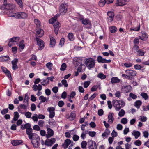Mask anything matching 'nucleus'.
Wrapping results in <instances>:
<instances>
[{"label": "nucleus", "mask_w": 149, "mask_h": 149, "mask_svg": "<svg viewBox=\"0 0 149 149\" xmlns=\"http://www.w3.org/2000/svg\"><path fill=\"white\" fill-rule=\"evenodd\" d=\"M8 15L10 17H13L17 19H24L28 16V14L25 12H18L13 13L12 10L9 11Z\"/></svg>", "instance_id": "obj_1"}, {"label": "nucleus", "mask_w": 149, "mask_h": 149, "mask_svg": "<svg viewBox=\"0 0 149 149\" xmlns=\"http://www.w3.org/2000/svg\"><path fill=\"white\" fill-rule=\"evenodd\" d=\"M58 15L57 14L54 17L52 18L49 20L50 23L54 24V31L55 34L57 35L58 34L59 28L60 27L61 24L59 23L56 20Z\"/></svg>", "instance_id": "obj_2"}, {"label": "nucleus", "mask_w": 149, "mask_h": 149, "mask_svg": "<svg viewBox=\"0 0 149 149\" xmlns=\"http://www.w3.org/2000/svg\"><path fill=\"white\" fill-rule=\"evenodd\" d=\"M113 106L116 111H118L125 105V102L122 100H115L113 101Z\"/></svg>", "instance_id": "obj_3"}, {"label": "nucleus", "mask_w": 149, "mask_h": 149, "mask_svg": "<svg viewBox=\"0 0 149 149\" xmlns=\"http://www.w3.org/2000/svg\"><path fill=\"white\" fill-rule=\"evenodd\" d=\"M85 64L86 67L89 69H91L93 68L95 66V61L93 58H89L86 59Z\"/></svg>", "instance_id": "obj_4"}, {"label": "nucleus", "mask_w": 149, "mask_h": 149, "mask_svg": "<svg viewBox=\"0 0 149 149\" xmlns=\"http://www.w3.org/2000/svg\"><path fill=\"white\" fill-rule=\"evenodd\" d=\"M31 143L34 147L37 148L40 145V139L39 136L37 134L33 137Z\"/></svg>", "instance_id": "obj_5"}, {"label": "nucleus", "mask_w": 149, "mask_h": 149, "mask_svg": "<svg viewBox=\"0 0 149 149\" xmlns=\"http://www.w3.org/2000/svg\"><path fill=\"white\" fill-rule=\"evenodd\" d=\"M36 40L37 42V44L39 46L38 49L41 50L43 49L44 47V43L43 41L38 38L37 37H36Z\"/></svg>", "instance_id": "obj_6"}, {"label": "nucleus", "mask_w": 149, "mask_h": 149, "mask_svg": "<svg viewBox=\"0 0 149 149\" xmlns=\"http://www.w3.org/2000/svg\"><path fill=\"white\" fill-rule=\"evenodd\" d=\"M82 23L84 25L86 26V27L91 28V24L90 20L87 18L82 19H81Z\"/></svg>", "instance_id": "obj_7"}, {"label": "nucleus", "mask_w": 149, "mask_h": 149, "mask_svg": "<svg viewBox=\"0 0 149 149\" xmlns=\"http://www.w3.org/2000/svg\"><path fill=\"white\" fill-rule=\"evenodd\" d=\"M33 129L31 127L26 130L27 134L28 135L29 138L30 139H32L33 137L36 135L35 133H32Z\"/></svg>", "instance_id": "obj_8"}, {"label": "nucleus", "mask_w": 149, "mask_h": 149, "mask_svg": "<svg viewBox=\"0 0 149 149\" xmlns=\"http://www.w3.org/2000/svg\"><path fill=\"white\" fill-rule=\"evenodd\" d=\"M108 17L107 18V21L109 22H111L113 20L114 16V13L111 11H108L107 13Z\"/></svg>", "instance_id": "obj_9"}, {"label": "nucleus", "mask_w": 149, "mask_h": 149, "mask_svg": "<svg viewBox=\"0 0 149 149\" xmlns=\"http://www.w3.org/2000/svg\"><path fill=\"white\" fill-rule=\"evenodd\" d=\"M55 108L52 107H50L48 108L47 111L49 112V117L50 118H52L55 116Z\"/></svg>", "instance_id": "obj_10"}, {"label": "nucleus", "mask_w": 149, "mask_h": 149, "mask_svg": "<svg viewBox=\"0 0 149 149\" xmlns=\"http://www.w3.org/2000/svg\"><path fill=\"white\" fill-rule=\"evenodd\" d=\"M76 116V115L75 111H73L71 112L70 115H67L66 116V118L67 119H68L69 120L72 121L74 120Z\"/></svg>", "instance_id": "obj_11"}, {"label": "nucleus", "mask_w": 149, "mask_h": 149, "mask_svg": "<svg viewBox=\"0 0 149 149\" xmlns=\"http://www.w3.org/2000/svg\"><path fill=\"white\" fill-rule=\"evenodd\" d=\"M56 139L54 138H52L50 139H47L45 141V144L48 146H51L55 142Z\"/></svg>", "instance_id": "obj_12"}, {"label": "nucleus", "mask_w": 149, "mask_h": 149, "mask_svg": "<svg viewBox=\"0 0 149 149\" xmlns=\"http://www.w3.org/2000/svg\"><path fill=\"white\" fill-rule=\"evenodd\" d=\"M67 6L66 3H63L59 7L60 12L63 14H65L67 11Z\"/></svg>", "instance_id": "obj_13"}, {"label": "nucleus", "mask_w": 149, "mask_h": 149, "mask_svg": "<svg viewBox=\"0 0 149 149\" xmlns=\"http://www.w3.org/2000/svg\"><path fill=\"white\" fill-rule=\"evenodd\" d=\"M97 60L98 63H110L111 61V60H106L105 59L103 58L102 57L99 56L97 57Z\"/></svg>", "instance_id": "obj_14"}, {"label": "nucleus", "mask_w": 149, "mask_h": 149, "mask_svg": "<svg viewBox=\"0 0 149 149\" xmlns=\"http://www.w3.org/2000/svg\"><path fill=\"white\" fill-rule=\"evenodd\" d=\"M88 145H89L88 148L89 149H97V146L96 143L92 140L88 142Z\"/></svg>", "instance_id": "obj_15"}, {"label": "nucleus", "mask_w": 149, "mask_h": 149, "mask_svg": "<svg viewBox=\"0 0 149 149\" xmlns=\"http://www.w3.org/2000/svg\"><path fill=\"white\" fill-rule=\"evenodd\" d=\"M36 37H41L44 34V32L43 30L39 27L36 28Z\"/></svg>", "instance_id": "obj_16"}, {"label": "nucleus", "mask_w": 149, "mask_h": 149, "mask_svg": "<svg viewBox=\"0 0 149 149\" xmlns=\"http://www.w3.org/2000/svg\"><path fill=\"white\" fill-rule=\"evenodd\" d=\"M73 142L69 139H66L63 144H62V146L65 149L67 148L68 146L70 144H72Z\"/></svg>", "instance_id": "obj_17"}, {"label": "nucleus", "mask_w": 149, "mask_h": 149, "mask_svg": "<svg viewBox=\"0 0 149 149\" xmlns=\"http://www.w3.org/2000/svg\"><path fill=\"white\" fill-rule=\"evenodd\" d=\"M132 88L130 85L126 86L123 87L122 88V91L124 93L130 92L131 91Z\"/></svg>", "instance_id": "obj_18"}, {"label": "nucleus", "mask_w": 149, "mask_h": 149, "mask_svg": "<svg viewBox=\"0 0 149 149\" xmlns=\"http://www.w3.org/2000/svg\"><path fill=\"white\" fill-rule=\"evenodd\" d=\"M125 73L129 76H135L136 74V72L135 71L130 70H127L125 71Z\"/></svg>", "instance_id": "obj_19"}, {"label": "nucleus", "mask_w": 149, "mask_h": 149, "mask_svg": "<svg viewBox=\"0 0 149 149\" xmlns=\"http://www.w3.org/2000/svg\"><path fill=\"white\" fill-rule=\"evenodd\" d=\"M27 107V106L26 105L21 104L18 107V111L21 114H23L24 112H22V110H26Z\"/></svg>", "instance_id": "obj_20"}, {"label": "nucleus", "mask_w": 149, "mask_h": 149, "mask_svg": "<svg viewBox=\"0 0 149 149\" xmlns=\"http://www.w3.org/2000/svg\"><path fill=\"white\" fill-rule=\"evenodd\" d=\"M47 134L46 135V138L48 139L50 138L53 135L54 132L50 128H48L47 129Z\"/></svg>", "instance_id": "obj_21"}, {"label": "nucleus", "mask_w": 149, "mask_h": 149, "mask_svg": "<svg viewBox=\"0 0 149 149\" xmlns=\"http://www.w3.org/2000/svg\"><path fill=\"white\" fill-rule=\"evenodd\" d=\"M32 88L33 90L35 91H41L42 89V86L40 84H39L38 85H37L36 84H34Z\"/></svg>", "instance_id": "obj_22"}, {"label": "nucleus", "mask_w": 149, "mask_h": 149, "mask_svg": "<svg viewBox=\"0 0 149 149\" xmlns=\"http://www.w3.org/2000/svg\"><path fill=\"white\" fill-rule=\"evenodd\" d=\"M139 38L142 40H146L148 38L147 34L144 32L142 33V35L139 37Z\"/></svg>", "instance_id": "obj_23"}, {"label": "nucleus", "mask_w": 149, "mask_h": 149, "mask_svg": "<svg viewBox=\"0 0 149 149\" xmlns=\"http://www.w3.org/2000/svg\"><path fill=\"white\" fill-rule=\"evenodd\" d=\"M126 3L124 0H117L116 5L119 6H123L126 4Z\"/></svg>", "instance_id": "obj_24"}, {"label": "nucleus", "mask_w": 149, "mask_h": 149, "mask_svg": "<svg viewBox=\"0 0 149 149\" xmlns=\"http://www.w3.org/2000/svg\"><path fill=\"white\" fill-rule=\"evenodd\" d=\"M114 114L113 113H110L108 116V122L109 123H112L114 120V118H113Z\"/></svg>", "instance_id": "obj_25"}, {"label": "nucleus", "mask_w": 149, "mask_h": 149, "mask_svg": "<svg viewBox=\"0 0 149 149\" xmlns=\"http://www.w3.org/2000/svg\"><path fill=\"white\" fill-rule=\"evenodd\" d=\"M22 143L21 140H13L11 142V143L13 146H16L19 145Z\"/></svg>", "instance_id": "obj_26"}, {"label": "nucleus", "mask_w": 149, "mask_h": 149, "mask_svg": "<svg viewBox=\"0 0 149 149\" xmlns=\"http://www.w3.org/2000/svg\"><path fill=\"white\" fill-rule=\"evenodd\" d=\"M50 47H53L55 45L56 41L55 39L52 36H50Z\"/></svg>", "instance_id": "obj_27"}, {"label": "nucleus", "mask_w": 149, "mask_h": 149, "mask_svg": "<svg viewBox=\"0 0 149 149\" xmlns=\"http://www.w3.org/2000/svg\"><path fill=\"white\" fill-rule=\"evenodd\" d=\"M1 69L9 77H11V74L10 72L8 71L7 68L4 67H1Z\"/></svg>", "instance_id": "obj_28"}, {"label": "nucleus", "mask_w": 149, "mask_h": 149, "mask_svg": "<svg viewBox=\"0 0 149 149\" xmlns=\"http://www.w3.org/2000/svg\"><path fill=\"white\" fill-rule=\"evenodd\" d=\"M4 3V5L5 6V9L8 10L7 11V14L8 15V12L10 10H11V9L12 8V7H11L12 6L11 4H7V1H6V4H5Z\"/></svg>", "instance_id": "obj_29"}, {"label": "nucleus", "mask_w": 149, "mask_h": 149, "mask_svg": "<svg viewBox=\"0 0 149 149\" xmlns=\"http://www.w3.org/2000/svg\"><path fill=\"white\" fill-rule=\"evenodd\" d=\"M20 38L19 37H14L9 39L10 42L12 43L16 42L19 41Z\"/></svg>", "instance_id": "obj_30"}, {"label": "nucleus", "mask_w": 149, "mask_h": 149, "mask_svg": "<svg viewBox=\"0 0 149 149\" xmlns=\"http://www.w3.org/2000/svg\"><path fill=\"white\" fill-rule=\"evenodd\" d=\"M31 125L29 123H27L24 125H21V128L22 130H24L26 129V130L29 128L31 127Z\"/></svg>", "instance_id": "obj_31"}, {"label": "nucleus", "mask_w": 149, "mask_h": 149, "mask_svg": "<svg viewBox=\"0 0 149 149\" xmlns=\"http://www.w3.org/2000/svg\"><path fill=\"white\" fill-rule=\"evenodd\" d=\"M120 81V79L117 77H113L111 79V82L112 84L119 82Z\"/></svg>", "instance_id": "obj_32"}, {"label": "nucleus", "mask_w": 149, "mask_h": 149, "mask_svg": "<svg viewBox=\"0 0 149 149\" xmlns=\"http://www.w3.org/2000/svg\"><path fill=\"white\" fill-rule=\"evenodd\" d=\"M132 134L134 136L135 139H137L140 136V133L138 131H134L132 133Z\"/></svg>", "instance_id": "obj_33"}, {"label": "nucleus", "mask_w": 149, "mask_h": 149, "mask_svg": "<svg viewBox=\"0 0 149 149\" xmlns=\"http://www.w3.org/2000/svg\"><path fill=\"white\" fill-rule=\"evenodd\" d=\"M24 41L22 40L20 41L19 44V49L23 50L25 47V45L24 44Z\"/></svg>", "instance_id": "obj_34"}, {"label": "nucleus", "mask_w": 149, "mask_h": 149, "mask_svg": "<svg viewBox=\"0 0 149 149\" xmlns=\"http://www.w3.org/2000/svg\"><path fill=\"white\" fill-rule=\"evenodd\" d=\"M39 99L41 100V102H40V104L41 102H45L47 100H48L49 98H47V99L45 97H44L43 96L41 95L39 97Z\"/></svg>", "instance_id": "obj_35"}, {"label": "nucleus", "mask_w": 149, "mask_h": 149, "mask_svg": "<svg viewBox=\"0 0 149 149\" xmlns=\"http://www.w3.org/2000/svg\"><path fill=\"white\" fill-rule=\"evenodd\" d=\"M98 78L100 79H103L106 78V75L102 73H99L97 75Z\"/></svg>", "instance_id": "obj_36"}, {"label": "nucleus", "mask_w": 149, "mask_h": 149, "mask_svg": "<svg viewBox=\"0 0 149 149\" xmlns=\"http://www.w3.org/2000/svg\"><path fill=\"white\" fill-rule=\"evenodd\" d=\"M106 3V0H100L99 2V5L100 7H103Z\"/></svg>", "instance_id": "obj_37"}, {"label": "nucleus", "mask_w": 149, "mask_h": 149, "mask_svg": "<svg viewBox=\"0 0 149 149\" xmlns=\"http://www.w3.org/2000/svg\"><path fill=\"white\" fill-rule=\"evenodd\" d=\"M19 117V114L17 112H14V117L13 118V120L15 121H16L17 120Z\"/></svg>", "instance_id": "obj_38"}, {"label": "nucleus", "mask_w": 149, "mask_h": 149, "mask_svg": "<svg viewBox=\"0 0 149 149\" xmlns=\"http://www.w3.org/2000/svg\"><path fill=\"white\" fill-rule=\"evenodd\" d=\"M9 59V57L8 56H5L1 57H0V61H4Z\"/></svg>", "instance_id": "obj_39"}, {"label": "nucleus", "mask_w": 149, "mask_h": 149, "mask_svg": "<svg viewBox=\"0 0 149 149\" xmlns=\"http://www.w3.org/2000/svg\"><path fill=\"white\" fill-rule=\"evenodd\" d=\"M110 132L108 129L106 130V131L102 133V136L103 137H107L108 135H109L110 134Z\"/></svg>", "instance_id": "obj_40"}, {"label": "nucleus", "mask_w": 149, "mask_h": 149, "mask_svg": "<svg viewBox=\"0 0 149 149\" xmlns=\"http://www.w3.org/2000/svg\"><path fill=\"white\" fill-rule=\"evenodd\" d=\"M125 113V111L123 109H121L119 112L118 116L120 117H122L124 116Z\"/></svg>", "instance_id": "obj_41"}, {"label": "nucleus", "mask_w": 149, "mask_h": 149, "mask_svg": "<svg viewBox=\"0 0 149 149\" xmlns=\"http://www.w3.org/2000/svg\"><path fill=\"white\" fill-rule=\"evenodd\" d=\"M142 104V102L140 100H137L135 102V106L137 108H139Z\"/></svg>", "instance_id": "obj_42"}, {"label": "nucleus", "mask_w": 149, "mask_h": 149, "mask_svg": "<svg viewBox=\"0 0 149 149\" xmlns=\"http://www.w3.org/2000/svg\"><path fill=\"white\" fill-rule=\"evenodd\" d=\"M68 37L69 40L70 41L73 40L74 39L73 34L71 33H68Z\"/></svg>", "instance_id": "obj_43"}, {"label": "nucleus", "mask_w": 149, "mask_h": 149, "mask_svg": "<svg viewBox=\"0 0 149 149\" xmlns=\"http://www.w3.org/2000/svg\"><path fill=\"white\" fill-rule=\"evenodd\" d=\"M137 54L139 56H143L144 55V52L141 49H139L137 51Z\"/></svg>", "instance_id": "obj_44"}, {"label": "nucleus", "mask_w": 149, "mask_h": 149, "mask_svg": "<svg viewBox=\"0 0 149 149\" xmlns=\"http://www.w3.org/2000/svg\"><path fill=\"white\" fill-rule=\"evenodd\" d=\"M34 23L36 25L37 28L39 27L40 26V21L38 19H35Z\"/></svg>", "instance_id": "obj_45"}, {"label": "nucleus", "mask_w": 149, "mask_h": 149, "mask_svg": "<svg viewBox=\"0 0 149 149\" xmlns=\"http://www.w3.org/2000/svg\"><path fill=\"white\" fill-rule=\"evenodd\" d=\"M141 95L145 100L148 99V97L147 94L144 93H142L141 94Z\"/></svg>", "instance_id": "obj_46"}, {"label": "nucleus", "mask_w": 149, "mask_h": 149, "mask_svg": "<svg viewBox=\"0 0 149 149\" xmlns=\"http://www.w3.org/2000/svg\"><path fill=\"white\" fill-rule=\"evenodd\" d=\"M117 31V28L115 26H111L110 28V31L112 33H115Z\"/></svg>", "instance_id": "obj_47"}, {"label": "nucleus", "mask_w": 149, "mask_h": 149, "mask_svg": "<svg viewBox=\"0 0 149 149\" xmlns=\"http://www.w3.org/2000/svg\"><path fill=\"white\" fill-rule=\"evenodd\" d=\"M66 67L67 66L66 64L65 63H63L61 66L60 70L61 71L65 70L66 68Z\"/></svg>", "instance_id": "obj_48"}, {"label": "nucleus", "mask_w": 149, "mask_h": 149, "mask_svg": "<svg viewBox=\"0 0 149 149\" xmlns=\"http://www.w3.org/2000/svg\"><path fill=\"white\" fill-rule=\"evenodd\" d=\"M15 1L19 5V7L22 8L23 7V3L22 0H15Z\"/></svg>", "instance_id": "obj_49"}, {"label": "nucleus", "mask_w": 149, "mask_h": 149, "mask_svg": "<svg viewBox=\"0 0 149 149\" xmlns=\"http://www.w3.org/2000/svg\"><path fill=\"white\" fill-rule=\"evenodd\" d=\"M140 25H139L137 28H131L130 29V30L131 31H139L140 30Z\"/></svg>", "instance_id": "obj_50"}, {"label": "nucleus", "mask_w": 149, "mask_h": 149, "mask_svg": "<svg viewBox=\"0 0 149 149\" xmlns=\"http://www.w3.org/2000/svg\"><path fill=\"white\" fill-rule=\"evenodd\" d=\"M129 95L130 97L133 99H135L137 97V96L136 95L132 93H130Z\"/></svg>", "instance_id": "obj_51"}, {"label": "nucleus", "mask_w": 149, "mask_h": 149, "mask_svg": "<svg viewBox=\"0 0 149 149\" xmlns=\"http://www.w3.org/2000/svg\"><path fill=\"white\" fill-rule=\"evenodd\" d=\"M38 115L36 114H35L33 115L31 117L32 119L34 121H37L38 120Z\"/></svg>", "instance_id": "obj_52"}, {"label": "nucleus", "mask_w": 149, "mask_h": 149, "mask_svg": "<svg viewBox=\"0 0 149 149\" xmlns=\"http://www.w3.org/2000/svg\"><path fill=\"white\" fill-rule=\"evenodd\" d=\"M62 85H63L65 87H66L68 86V84L67 81L65 79H63L61 81Z\"/></svg>", "instance_id": "obj_53"}, {"label": "nucleus", "mask_w": 149, "mask_h": 149, "mask_svg": "<svg viewBox=\"0 0 149 149\" xmlns=\"http://www.w3.org/2000/svg\"><path fill=\"white\" fill-rule=\"evenodd\" d=\"M46 66L49 70H51L52 66V64L50 62H48L46 64Z\"/></svg>", "instance_id": "obj_54"}, {"label": "nucleus", "mask_w": 149, "mask_h": 149, "mask_svg": "<svg viewBox=\"0 0 149 149\" xmlns=\"http://www.w3.org/2000/svg\"><path fill=\"white\" fill-rule=\"evenodd\" d=\"M25 115L26 118H30L32 115V113L29 112H27L25 113Z\"/></svg>", "instance_id": "obj_55"}, {"label": "nucleus", "mask_w": 149, "mask_h": 149, "mask_svg": "<svg viewBox=\"0 0 149 149\" xmlns=\"http://www.w3.org/2000/svg\"><path fill=\"white\" fill-rule=\"evenodd\" d=\"M96 132L94 131H89L88 132L89 135L92 137L95 136L96 135Z\"/></svg>", "instance_id": "obj_56"}, {"label": "nucleus", "mask_w": 149, "mask_h": 149, "mask_svg": "<svg viewBox=\"0 0 149 149\" xmlns=\"http://www.w3.org/2000/svg\"><path fill=\"white\" fill-rule=\"evenodd\" d=\"M139 46L137 45H134L132 48V50L134 51V52H135V51H137L138 49H139Z\"/></svg>", "instance_id": "obj_57"}, {"label": "nucleus", "mask_w": 149, "mask_h": 149, "mask_svg": "<svg viewBox=\"0 0 149 149\" xmlns=\"http://www.w3.org/2000/svg\"><path fill=\"white\" fill-rule=\"evenodd\" d=\"M139 40L138 38H135L133 40V43L134 45H138L139 43Z\"/></svg>", "instance_id": "obj_58"}, {"label": "nucleus", "mask_w": 149, "mask_h": 149, "mask_svg": "<svg viewBox=\"0 0 149 149\" xmlns=\"http://www.w3.org/2000/svg\"><path fill=\"white\" fill-rule=\"evenodd\" d=\"M115 96L118 98H119L121 96V93L119 91H117L115 93Z\"/></svg>", "instance_id": "obj_59"}, {"label": "nucleus", "mask_w": 149, "mask_h": 149, "mask_svg": "<svg viewBox=\"0 0 149 149\" xmlns=\"http://www.w3.org/2000/svg\"><path fill=\"white\" fill-rule=\"evenodd\" d=\"M134 67L135 69L138 70H140L143 68V67H141V65L138 64L135 65Z\"/></svg>", "instance_id": "obj_60"}, {"label": "nucleus", "mask_w": 149, "mask_h": 149, "mask_svg": "<svg viewBox=\"0 0 149 149\" xmlns=\"http://www.w3.org/2000/svg\"><path fill=\"white\" fill-rule=\"evenodd\" d=\"M98 86L97 85L94 86L91 89V91L92 92H93L97 90L98 88Z\"/></svg>", "instance_id": "obj_61"}, {"label": "nucleus", "mask_w": 149, "mask_h": 149, "mask_svg": "<svg viewBox=\"0 0 149 149\" xmlns=\"http://www.w3.org/2000/svg\"><path fill=\"white\" fill-rule=\"evenodd\" d=\"M79 137L78 136L75 134L73 136V139L74 141H78L79 139Z\"/></svg>", "instance_id": "obj_62"}, {"label": "nucleus", "mask_w": 149, "mask_h": 149, "mask_svg": "<svg viewBox=\"0 0 149 149\" xmlns=\"http://www.w3.org/2000/svg\"><path fill=\"white\" fill-rule=\"evenodd\" d=\"M86 131L85 132L83 131L81 135V138L82 139H83L86 137Z\"/></svg>", "instance_id": "obj_63"}, {"label": "nucleus", "mask_w": 149, "mask_h": 149, "mask_svg": "<svg viewBox=\"0 0 149 149\" xmlns=\"http://www.w3.org/2000/svg\"><path fill=\"white\" fill-rule=\"evenodd\" d=\"M111 134L112 137L113 138L116 137L117 136V132L114 130L112 131Z\"/></svg>", "instance_id": "obj_64"}]
</instances>
